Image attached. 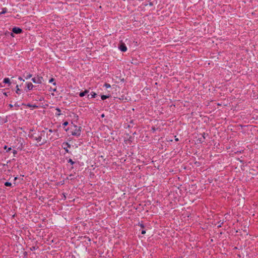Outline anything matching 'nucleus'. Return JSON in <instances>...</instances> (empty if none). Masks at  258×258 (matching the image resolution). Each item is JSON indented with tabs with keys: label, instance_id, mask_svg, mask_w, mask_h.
I'll return each mask as SVG.
<instances>
[{
	"label": "nucleus",
	"instance_id": "nucleus-1",
	"mask_svg": "<svg viewBox=\"0 0 258 258\" xmlns=\"http://www.w3.org/2000/svg\"><path fill=\"white\" fill-rule=\"evenodd\" d=\"M74 127L73 130L71 132V134L73 136L79 137L81 135V132L82 127L81 126H77V125L74 124L73 125Z\"/></svg>",
	"mask_w": 258,
	"mask_h": 258
},
{
	"label": "nucleus",
	"instance_id": "nucleus-2",
	"mask_svg": "<svg viewBox=\"0 0 258 258\" xmlns=\"http://www.w3.org/2000/svg\"><path fill=\"white\" fill-rule=\"evenodd\" d=\"M12 32L10 33V35L12 37H14V33L16 34H20L22 33L23 30L20 27H14L12 28Z\"/></svg>",
	"mask_w": 258,
	"mask_h": 258
},
{
	"label": "nucleus",
	"instance_id": "nucleus-3",
	"mask_svg": "<svg viewBox=\"0 0 258 258\" xmlns=\"http://www.w3.org/2000/svg\"><path fill=\"white\" fill-rule=\"evenodd\" d=\"M43 80V78L42 77H34L32 79V81L34 83H37L41 84L42 83V81Z\"/></svg>",
	"mask_w": 258,
	"mask_h": 258
},
{
	"label": "nucleus",
	"instance_id": "nucleus-4",
	"mask_svg": "<svg viewBox=\"0 0 258 258\" xmlns=\"http://www.w3.org/2000/svg\"><path fill=\"white\" fill-rule=\"evenodd\" d=\"M45 135L47 136L48 134H46L45 131L43 130V131L40 132L38 134V138H37L38 142H40L42 139V137H44Z\"/></svg>",
	"mask_w": 258,
	"mask_h": 258
},
{
	"label": "nucleus",
	"instance_id": "nucleus-5",
	"mask_svg": "<svg viewBox=\"0 0 258 258\" xmlns=\"http://www.w3.org/2000/svg\"><path fill=\"white\" fill-rule=\"evenodd\" d=\"M62 147L63 149L65 150L66 152L69 153H71V152H70L68 149V148L71 147V145L70 144H69L68 142H63L62 143Z\"/></svg>",
	"mask_w": 258,
	"mask_h": 258
},
{
	"label": "nucleus",
	"instance_id": "nucleus-6",
	"mask_svg": "<svg viewBox=\"0 0 258 258\" xmlns=\"http://www.w3.org/2000/svg\"><path fill=\"white\" fill-rule=\"evenodd\" d=\"M118 48L122 52H125L127 50V47L125 44L122 42L119 43Z\"/></svg>",
	"mask_w": 258,
	"mask_h": 258
},
{
	"label": "nucleus",
	"instance_id": "nucleus-7",
	"mask_svg": "<svg viewBox=\"0 0 258 258\" xmlns=\"http://www.w3.org/2000/svg\"><path fill=\"white\" fill-rule=\"evenodd\" d=\"M28 137L30 138L35 140L38 142V139H37L38 134H36V133L31 134L30 133H29V134L28 135Z\"/></svg>",
	"mask_w": 258,
	"mask_h": 258
},
{
	"label": "nucleus",
	"instance_id": "nucleus-8",
	"mask_svg": "<svg viewBox=\"0 0 258 258\" xmlns=\"http://www.w3.org/2000/svg\"><path fill=\"white\" fill-rule=\"evenodd\" d=\"M27 88L28 90H31L33 89V88L35 87V86H34L31 82L27 83Z\"/></svg>",
	"mask_w": 258,
	"mask_h": 258
},
{
	"label": "nucleus",
	"instance_id": "nucleus-9",
	"mask_svg": "<svg viewBox=\"0 0 258 258\" xmlns=\"http://www.w3.org/2000/svg\"><path fill=\"white\" fill-rule=\"evenodd\" d=\"M22 105H25V106H26L27 107H32V108H38V106L37 105H36V104L32 105L30 103H28V104H26L23 103L22 104Z\"/></svg>",
	"mask_w": 258,
	"mask_h": 258
},
{
	"label": "nucleus",
	"instance_id": "nucleus-10",
	"mask_svg": "<svg viewBox=\"0 0 258 258\" xmlns=\"http://www.w3.org/2000/svg\"><path fill=\"white\" fill-rule=\"evenodd\" d=\"M88 93H89V90L86 89V90H85V91H84L83 92H80L79 93V96L81 97H83L85 96Z\"/></svg>",
	"mask_w": 258,
	"mask_h": 258
},
{
	"label": "nucleus",
	"instance_id": "nucleus-11",
	"mask_svg": "<svg viewBox=\"0 0 258 258\" xmlns=\"http://www.w3.org/2000/svg\"><path fill=\"white\" fill-rule=\"evenodd\" d=\"M32 75L29 73H27L26 72H25L24 74H23V77H24L26 79H28L29 78H30L31 77H32Z\"/></svg>",
	"mask_w": 258,
	"mask_h": 258
},
{
	"label": "nucleus",
	"instance_id": "nucleus-12",
	"mask_svg": "<svg viewBox=\"0 0 258 258\" xmlns=\"http://www.w3.org/2000/svg\"><path fill=\"white\" fill-rule=\"evenodd\" d=\"M97 96V94L94 92H92L90 95H88L87 98L90 99L91 98H95Z\"/></svg>",
	"mask_w": 258,
	"mask_h": 258
},
{
	"label": "nucleus",
	"instance_id": "nucleus-13",
	"mask_svg": "<svg viewBox=\"0 0 258 258\" xmlns=\"http://www.w3.org/2000/svg\"><path fill=\"white\" fill-rule=\"evenodd\" d=\"M3 83H5V84H8V86H10L11 85V82L10 81V80L8 78H5L3 80Z\"/></svg>",
	"mask_w": 258,
	"mask_h": 258
},
{
	"label": "nucleus",
	"instance_id": "nucleus-14",
	"mask_svg": "<svg viewBox=\"0 0 258 258\" xmlns=\"http://www.w3.org/2000/svg\"><path fill=\"white\" fill-rule=\"evenodd\" d=\"M8 122V116H6L5 118H3L1 120V122H0V125H2L5 123H6Z\"/></svg>",
	"mask_w": 258,
	"mask_h": 258
},
{
	"label": "nucleus",
	"instance_id": "nucleus-15",
	"mask_svg": "<svg viewBox=\"0 0 258 258\" xmlns=\"http://www.w3.org/2000/svg\"><path fill=\"white\" fill-rule=\"evenodd\" d=\"M16 88V93L18 95L21 94V92H22V90L21 89H19V86L18 85H17Z\"/></svg>",
	"mask_w": 258,
	"mask_h": 258
},
{
	"label": "nucleus",
	"instance_id": "nucleus-16",
	"mask_svg": "<svg viewBox=\"0 0 258 258\" xmlns=\"http://www.w3.org/2000/svg\"><path fill=\"white\" fill-rule=\"evenodd\" d=\"M110 97V95H102L101 96V98L102 100H104Z\"/></svg>",
	"mask_w": 258,
	"mask_h": 258
},
{
	"label": "nucleus",
	"instance_id": "nucleus-17",
	"mask_svg": "<svg viewBox=\"0 0 258 258\" xmlns=\"http://www.w3.org/2000/svg\"><path fill=\"white\" fill-rule=\"evenodd\" d=\"M55 109L57 111V112L55 113V115L56 116H59V115H61V113H60L61 110H60V108H56Z\"/></svg>",
	"mask_w": 258,
	"mask_h": 258
},
{
	"label": "nucleus",
	"instance_id": "nucleus-18",
	"mask_svg": "<svg viewBox=\"0 0 258 258\" xmlns=\"http://www.w3.org/2000/svg\"><path fill=\"white\" fill-rule=\"evenodd\" d=\"M7 12V9L6 8H4L2 9V11L0 12V15L2 14H4Z\"/></svg>",
	"mask_w": 258,
	"mask_h": 258
},
{
	"label": "nucleus",
	"instance_id": "nucleus-19",
	"mask_svg": "<svg viewBox=\"0 0 258 258\" xmlns=\"http://www.w3.org/2000/svg\"><path fill=\"white\" fill-rule=\"evenodd\" d=\"M54 81H55V79L54 78H51L49 80V83H53V85L54 86H55L56 85V82H54Z\"/></svg>",
	"mask_w": 258,
	"mask_h": 258
},
{
	"label": "nucleus",
	"instance_id": "nucleus-20",
	"mask_svg": "<svg viewBox=\"0 0 258 258\" xmlns=\"http://www.w3.org/2000/svg\"><path fill=\"white\" fill-rule=\"evenodd\" d=\"M38 248V246L37 245H35V246H33L31 247H30V250L31 251H33V250L37 249Z\"/></svg>",
	"mask_w": 258,
	"mask_h": 258
},
{
	"label": "nucleus",
	"instance_id": "nucleus-21",
	"mask_svg": "<svg viewBox=\"0 0 258 258\" xmlns=\"http://www.w3.org/2000/svg\"><path fill=\"white\" fill-rule=\"evenodd\" d=\"M4 149L6 150V152H9L11 150V148L10 147V148H8L7 146L5 145L4 147Z\"/></svg>",
	"mask_w": 258,
	"mask_h": 258
},
{
	"label": "nucleus",
	"instance_id": "nucleus-22",
	"mask_svg": "<svg viewBox=\"0 0 258 258\" xmlns=\"http://www.w3.org/2000/svg\"><path fill=\"white\" fill-rule=\"evenodd\" d=\"M204 140L205 139H203V138H199L197 140V142H198L200 143H203L204 142Z\"/></svg>",
	"mask_w": 258,
	"mask_h": 258
},
{
	"label": "nucleus",
	"instance_id": "nucleus-23",
	"mask_svg": "<svg viewBox=\"0 0 258 258\" xmlns=\"http://www.w3.org/2000/svg\"><path fill=\"white\" fill-rule=\"evenodd\" d=\"M68 162L70 163L72 165H73L75 163V162L73 161L72 159H69L68 160Z\"/></svg>",
	"mask_w": 258,
	"mask_h": 258
},
{
	"label": "nucleus",
	"instance_id": "nucleus-24",
	"mask_svg": "<svg viewBox=\"0 0 258 258\" xmlns=\"http://www.w3.org/2000/svg\"><path fill=\"white\" fill-rule=\"evenodd\" d=\"M4 184L6 186H12V183L8 181L6 182Z\"/></svg>",
	"mask_w": 258,
	"mask_h": 258
},
{
	"label": "nucleus",
	"instance_id": "nucleus-25",
	"mask_svg": "<svg viewBox=\"0 0 258 258\" xmlns=\"http://www.w3.org/2000/svg\"><path fill=\"white\" fill-rule=\"evenodd\" d=\"M104 86L106 88H109L111 87V85L107 83H105L104 85Z\"/></svg>",
	"mask_w": 258,
	"mask_h": 258
},
{
	"label": "nucleus",
	"instance_id": "nucleus-26",
	"mask_svg": "<svg viewBox=\"0 0 258 258\" xmlns=\"http://www.w3.org/2000/svg\"><path fill=\"white\" fill-rule=\"evenodd\" d=\"M157 129H158L157 128H156L155 126H153L151 128V131L153 133H155Z\"/></svg>",
	"mask_w": 258,
	"mask_h": 258
},
{
	"label": "nucleus",
	"instance_id": "nucleus-27",
	"mask_svg": "<svg viewBox=\"0 0 258 258\" xmlns=\"http://www.w3.org/2000/svg\"><path fill=\"white\" fill-rule=\"evenodd\" d=\"M138 225L142 228V229H144L145 228V226L144 225L143 223H139Z\"/></svg>",
	"mask_w": 258,
	"mask_h": 258
},
{
	"label": "nucleus",
	"instance_id": "nucleus-28",
	"mask_svg": "<svg viewBox=\"0 0 258 258\" xmlns=\"http://www.w3.org/2000/svg\"><path fill=\"white\" fill-rule=\"evenodd\" d=\"M23 148V143H21L20 146L18 147V149H19L20 150H22Z\"/></svg>",
	"mask_w": 258,
	"mask_h": 258
},
{
	"label": "nucleus",
	"instance_id": "nucleus-29",
	"mask_svg": "<svg viewBox=\"0 0 258 258\" xmlns=\"http://www.w3.org/2000/svg\"><path fill=\"white\" fill-rule=\"evenodd\" d=\"M69 124L68 122V121H64L63 123H62V125L63 126V127L64 128L65 126H66L67 125H68Z\"/></svg>",
	"mask_w": 258,
	"mask_h": 258
},
{
	"label": "nucleus",
	"instance_id": "nucleus-30",
	"mask_svg": "<svg viewBox=\"0 0 258 258\" xmlns=\"http://www.w3.org/2000/svg\"><path fill=\"white\" fill-rule=\"evenodd\" d=\"M13 153L14 156L15 157L16 155L17 154V151L15 150H13Z\"/></svg>",
	"mask_w": 258,
	"mask_h": 258
},
{
	"label": "nucleus",
	"instance_id": "nucleus-31",
	"mask_svg": "<svg viewBox=\"0 0 258 258\" xmlns=\"http://www.w3.org/2000/svg\"><path fill=\"white\" fill-rule=\"evenodd\" d=\"M10 94V92H4L3 93V94L5 96H8V95Z\"/></svg>",
	"mask_w": 258,
	"mask_h": 258
},
{
	"label": "nucleus",
	"instance_id": "nucleus-32",
	"mask_svg": "<svg viewBox=\"0 0 258 258\" xmlns=\"http://www.w3.org/2000/svg\"><path fill=\"white\" fill-rule=\"evenodd\" d=\"M145 233H146V230H144V229H143L142 231H141V234L144 235Z\"/></svg>",
	"mask_w": 258,
	"mask_h": 258
},
{
	"label": "nucleus",
	"instance_id": "nucleus-33",
	"mask_svg": "<svg viewBox=\"0 0 258 258\" xmlns=\"http://www.w3.org/2000/svg\"><path fill=\"white\" fill-rule=\"evenodd\" d=\"M84 238H86L87 239V241H88L89 242L91 241V239L89 237H88L87 236H85Z\"/></svg>",
	"mask_w": 258,
	"mask_h": 258
},
{
	"label": "nucleus",
	"instance_id": "nucleus-34",
	"mask_svg": "<svg viewBox=\"0 0 258 258\" xmlns=\"http://www.w3.org/2000/svg\"><path fill=\"white\" fill-rule=\"evenodd\" d=\"M46 143H47V140H44V142H42L41 144H40V145H43V144H45Z\"/></svg>",
	"mask_w": 258,
	"mask_h": 258
},
{
	"label": "nucleus",
	"instance_id": "nucleus-35",
	"mask_svg": "<svg viewBox=\"0 0 258 258\" xmlns=\"http://www.w3.org/2000/svg\"><path fill=\"white\" fill-rule=\"evenodd\" d=\"M205 133H204L203 134H202V138H203V139H205Z\"/></svg>",
	"mask_w": 258,
	"mask_h": 258
},
{
	"label": "nucleus",
	"instance_id": "nucleus-36",
	"mask_svg": "<svg viewBox=\"0 0 258 258\" xmlns=\"http://www.w3.org/2000/svg\"><path fill=\"white\" fill-rule=\"evenodd\" d=\"M15 106L19 107L20 106V105L18 104L17 103L15 104Z\"/></svg>",
	"mask_w": 258,
	"mask_h": 258
},
{
	"label": "nucleus",
	"instance_id": "nucleus-37",
	"mask_svg": "<svg viewBox=\"0 0 258 258\" xmlns=\"http://www.w3.org/2000/svg\"><path fill=\"white\" fill-rule=\"evenodd\" d=\"M18 79L20 80H22L23 81H24V80H23L21 77H19Z\"/></svg>",
	"mask_w": 258,
	"mask_h": 258
},
{
	"label": "nucleus",
	"instance_id": "nucleus-38",
	"mask_svg": "<svg viewBox=\"0 0 258 258\" xmlns=\"http://www.w3.org/2000/svg\"><path fill=\"white\" fill-rule=\"evenodd\" d=\"M51 90L53 91V92H56V88H54V89H51Z\"/></svg>",
	"mask_w": 258,
	"mask_h": 258
},
{
	"label": "nucleus",
	"instance_id": "nucleus-39",
	"mask_svg": "<svg viewBox=\"0 0 258 258\" xmlns=\"http://www.w3.org/2000/svg\"><path fill=\"white\" fill-rule=\"evenodd\" d=\"M9 106L10 107V108H12L13 107V105L12 104H10L9 105Z\"/></svg>",
	"mask_w": 258,
	"mask_h": 258
},
{
	"label": "nucleus",
	"instance_id": "nucleus-40",
	"mask_svg": "<svg viewBox=\"0 0 258 258\" xmlns=\"http://www.w3.org/2000/svg\"><path fill=\"white\" fill-rule=\"evenodd\" d=\"M223 222H222L221 224H219V225L218 226V227H221V225L223 224Z\"/></svg>",
	"mask_w": 258,
	"mask_h": 258
},
{
	"label": "nucleus",
	"instance_id": "nucleus-41",
	"mask_svg": "<svg viewBox=\"0 0 258 258\" xmlns=\"http://www.w3.org/2000/svg\"><path fill=\"white\" fill-rule=\"evenodd\" d=\"M49 132H50V133H52V132H53V131H52L51 129H49Z\"/></svg>",
	"mask_w": 258,
	"mask_h": 258
},
{
	"label": "nucleus",
	"instance_id": "nucleus-42",
	"mask_svg": "<svg viewBox=\"0 0 258 258\" xmlns=\"http://www.w3.org/2000/svg\"><path fill=\"white\" fill-rule=\"evenodd\" d=\"M4 86L3 85V84L2 83H0V88L1 87H3Z\"/></svg>",
	"mask_w": 258,
	"mask_h": 258
},
{
	"label": "nucleus",
	"instance_id": "nucleus-43",
	"mask_svg": "<svg viewBox=\"0 0 258 258\" xmlns=\"http://www.w3.org/2000/svg\"><path fill=\"white\" fill-rule=\"evenodd\" d=\"M175 141H176V142H177V141H179V140H178V138H175Z\"/></svg>",
	"mask_w": 258,
	"mask_h": 258
},
{
	"label": "nucleus",
	"instance_id": "nucleus-44",
	"mask_svg": "<svg viewBox=\"0 0 258 258\" xmlns=\"http://www.w3.org/2000/svg\"><path fill=\"white\" fill-rule=\"evenodd\" d=\"M17 179V177H15L14 178V180H16Z\"/></svg>",
	"mask_w": 258,
	"mask_h": 258
},
{
	"label": "nucleus",
	"instance_id": "nucleus-45",
	"mask_svg": "<svg viewBox=\"0 0 258 258\" xmlns=\"http://www.w3.org/2000/svg\"><path fill=\"white\" fill-rule=\"evenodd\" d=\"M68 130H69V128H65V131H68Z\"/></svg>",
	"mask_w": 258,
	"mask_h": 258
},
{
	"label": "nucleus",
	"instance_id": "nucleus-46",
	"mask_svg": "<svg viewBox=\"0 0 258 258\" xmlns=\"http://www.w3.org/2000/svg\"><path fill=\"white\" fill-rule=\"evenodd\" d=\"M104 116V114H102L101 115V117H103Z\"/></svg>",
	"mask_w": 258,
	"mask_h": 258
},
{
	"label": "nucleus",
	"instance_id": "nucleus-47",
	"mask_svg": "<svg viewBox=\"0 0 258 258\" xmlns=\"http://www.w3.org/2000/svg\"><path fill=\"white\" fill-rule=\"evenodd\" d=\"M2 119V117L0 116V122H1Z\"/></svg>",
	"mask_w": 258,
	"mask_h": 258
},
{
	"label": "nucleus",
	"instance_id": "nucleus-48",
	"mask_svg": "<svg viewBox=\"0 0 258 258\" xmlns=\"http://www.w3.org/2000/svg\"><path fill=\"white\" fill-rule=\"evenodd\" d=\"M71 179V180H73V179H74V178H72V177H71V179Z\"/></svg>",
	"mask_w": 258,
	"mask_h": 258
},
{
	"label": "nucleus",
	"instance_id": "nucleus-49",
	"mask_svg": "<svg viewBox=\"0 0 258 258\" xmlns=\"http://www.w3.org/2000/svg\"><path fill=\"white\" fill-rule=\"evenodd\" d=\"M71 179V180H73V179H74V178H72V177H71V179Z\"/></svg>",
	"mask_w": 258,
	"mask_h": 258
},
{
	"label": "nucleus",
	"instance_id": "nucleus-50",
	"mask_svg": "<svg viewBox=\"0 0 258 258\" xmlns=\"http://www.w3.org/2000/svg\"><path fill=\"white\" fill-rule=\"evenodd\" d=\"M63 197L64 198V199L66 198V196H65V195L64 194H63Z\"/></svg>",
	"mask_w": 258,
	"mask_h": 258
},
{
	"label": "nucleus",
	"instance_id": "nucleus-51",
	"mask_svg": "<svg viewBox=\"0 0 258 258\" xmlns=\"http://www.w3.org/2000/svg\"><path fill=\"white\" fill-rule=\"evenodd\" d=\"M150 5L152 6V4L151 3H150Z\"/></svg>",
	"mask_w": 258,
	"mask_h": 258
},
{
	"label": "nucleus",
	"instance_id": "nucleus-52",
	"mask_svg": "<svg viewBox=\"0 0 258 258\" xmlns=\"http://www.w3.org/2000/svg\"><path fill=\"white\" fill-rule=\"evenodd\" d=\"M72 175H73L72 174H70L69 176L71 177Z\"/></svg>",
	"mask_w": 258,
	"mask_h": 258
},
{
	"label": "nucleus",
	"instance_id": "nucleus-53",
	"mask_svg": "<svg viewBox=\"0 0 258 258\" xmlns=\"http://www.w3.org/2000/svg\"><path fill=\"white\" fill-rule=\"evenodd\" d=\"M25 254L26 255L27 254V252H25Z\"/></svg>",
	"mask_w": 258,
	"mask_h": 258
}]
</instances>
